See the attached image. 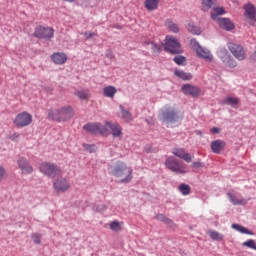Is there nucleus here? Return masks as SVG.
Here are the masks:
<instances>
[{"mask_svg": "<svg viewBox=\"0 0 256 256\" xmlns=\"http://www.w3.org/2000/svg\"><path fill=\"white\" fill-rule=\"evenodd\" d=\"M74 115L75 111H73L71 106H64L59 109L53 108L48 112L49 119H52V121H57L58 123H61V121H69V119H72Z\"/></svg>", "mask_w": 256, "mask_h": 256, "instance_id": "1", "label": "nucleus"}, {"mask_svg": "<svg viewBox=\"0 0 256 256\" xmlns=\"http://www.w3.org/2000/svg\"><path fill=\"white\" fill-rule=\"evenodd\" d=\"M112 175L118 177L121 183H130L133 179V169L124 162H118L112 169Z\"/></svg>", "mask_w": 256, "mask_h": 256, "instance_id": "2", "label": "nucleus"}, {"mask_svg": "<svg viewBox=\"0 0 256 256\" xmlns=\"http://www.w3.org/2000/svg\"><path fill=\"white\" fill-rule=\"evenodd\" d=\"M39 171L51 179H55V177H60V175H63L61 168L57 166V164L51 162H42L39 166Z\"/></svg>", "mask_w": 256, "mask_h": 256, "instance_id": "3", "label": "nucleus"}, {"mask_svg": "<svg viewBox=\"0 0 256 256\" xmlns=\"http://www.w3.org/2000/svg\"><path fill=\"white\" fill-rule=\"evenodd\" d=\"M165 165L169 171L176 173V175H185V173H187V165L185 163L179 162L173 157L167 158Z\"/></svg>", "mask_w": 256, "mask_h": 256, "instance_id": "4", "label": "nucleus"}, {"mask_svg": "<svg viewBox=\"0 0 256 256\" xmlns=\"http://www.w3.org/2000/svg\"><path fill=\"white\" fill-rule=\"evenodd\" d=\"M179 119H183V116H179V113L174 108H164L160 111V120L163 123H177Z\"/></svg>", "mask_w": 256, "mask_h": 256, "instance_id": "5", "label": "nucleus"}, {"mask_svg": "<svg viewBox=\"0 0 256 256\" xmlns=\"http://www.w3.org/2000/svg\"><path fill=\"white\" fill-rule=\"evenodd\" d=\"M190 47L197 53L198 57H200L201 59H204L209 63L213 61V54L207 48L202 47L196 39H192L190 41Z\"/></svg>", "mask_w": 256, "mask_h": 256, "instance_id": "6", "label": "nucleus"}, {"mask_svg": "<svg viewBox=\"0 0 256 256\" xmlns=\"http://www.w3.org/2000/svg\"><path fill=\"white\" fill-rule=\"evenodd\" d=\"M164 49L168 53H171V55H179V53H182L181 43L173 36H166Z\"/></svg>", "mask_w": 256, "mask_h": 256, "instance_id": "7", "label": "nucleus"}, {"mask_svg": "<svg viewBox=\"0 0 256 256\" xmlns=\"http://www.w3.org/2000/svg\"><path fill=\"white\" fill-rule=\"evenodd\" d=\"M13 123L17 129H24V127H29L33 123V115L28 112H21L16 115Z\"/></svg>", "mask_w": 256, "mask_h": 256, "instance_id": "8", "label": "nucleus"}, {"mask_svg": "<svg viewBox=\"0 0 256 256\" xmlns=\"http://www.w3.org/2000/svg\"><path fill=\"white\" fill-rule=\"evenodd\" d=\"M83 129L85 131H88L89 133H93L94 135H103L104 137H107L109 135V130L105 125H102L100 123H88L83 126Z\"/></svg>", "mask_w": 256, "mask_h": 256, "instance_id": "9", "label": "nucleus"}, {"mask_svg": "<svg viewBox=\"0 0 256 256\" xmlns=\"http://www.w3.org/2000/svg\"><path fill=\"white\" fill-rule=\"evenodd\" d=\"M34 37L38 39H53L55 37V30L51 27L38 26L35 28Z\"/></svg>", "mask_w": 256, "mask_h": 256, "instance_id": "10", "label": "nucleus"}, {"mask_svg": "<svg viewBox=\"0 0 256 256\" xmlns=\"http://www.w3.org/2000/svg\"><path fill=\"white\" fill-rule=\"evenodd\" d=\"M104 127L108 129V135L109 131L111 132V135L114 137V139H123V128L121 125L115 122H105Z\"/></svg>", "mask_w": 256, "mask_h": 256, "instance_id": "11", "label": "nucleus"}, {"mask_svg": "<svg viewBox=\"0 0 256 256\" xmlns=\"http://www.w3.org/2000/svg\"><path fill=\"white\" fill-rule=\"evenodd\" d=\"M53 188L58 194L66 193V191L71 189V183H69L67 178H58L53 182Z\"/></svg>", "mask_w": 256, "mask_h": 256, "instance_id": "12", "label": "nucleus"}, {"mask_svg": "<svg viewBox=\"0 0 256 256\" xmlns=\"http://www.w3.org/2000/svg\"><path fill=\"white\" fill-rule=\"evenodd\" d=\"M218 55L222 61V63L226 66V67H235L237 65V61H235V59H233V57H231V54H229V51H227V49L222 48L219 50Z\"/></svg>", "mask_w": 256, "mask_h": 256, "instance_id": "13", "label": "nucleus"}, {"mask_svg": "<svg viewBox=\"0 0 256 256\" xmlns=\"http://www.w3.org/2000/svg\"><path fill=\"white\" fill-rule=\"evenodd\" d=\"M228 49L230 53L237 59L238 61H244L245 59V50L243 49V46L235 43H229Z\"/></svg>", "mask_w": 256, "mask_h": 256, "instance_id": "14", "label": "nucleus"}, {"mask_svg": "<svg viewBox=\"0 0 256 256\" xmlns=\"http://www.w3.org/2000/svg\"><path fill=\"white\" fill-rule=\"evenodd\" d=\"M18 168L22 172V175H31L33 173V166L29 163V160L25 157H21L17 161Z\"/></svg>", "mask_w": 256, "mask_h": 256, "instance_id": "15", "label": "nucleus"}, {"mask_svg": "<svg viewBox=\"0 0 256 256\" xmlns=\"http://www.w3.org/2000/svg\"><path fill=\"white\" fill-rule=\"evenodd\" d=\"M244 9V17L248 21H255L256 22V7L253 3L248 2L243 6Z\"/></svg>", "mask_w": 256, "mask_h": 256, "instance_id": "16", "label": "nucleus"}, {"mask_svg": "<svg viewBox=\"0 0 256 256\" xmlns=\"http://www.w3.org/2000/svg\"><path fill=\"white\" fill-rule=\"evenodd\" d=\"M172 153L175 155V157H179V159L186 161V163H191V161H193V156L185 152V149L183 148H175Z\"/></svg>", "mask_w": 256, "mask_h": 256, "instance_id": "17", "label": "nucleus"}, {"mask_svg": "<svg viewBox=\"0 0 256 256\" xmlns=\"http://www.w3.org/2000/svg\"><path fill=\"white\" fill-rule=\"evenodd\" d=\"M182 91L184 95H191V97H197V95L201 93V89H199V87L193 86L191 84L183 85Z\"/></svg>", "mask_w": 256, "mask_h": 256, "instance_id": "18", "label": "nucleus"}, {"mask_svg": "<svg viewBox=\"0 0 256 256\" xmlns=\"http://www.w3.org/2000/svg\"><path fill=\"white\" fill-rule=\"evenodd\" d=\"M51 60L55 65H65V63H67V54L63 52H55L51 55Z\"/></svg>", "mask_w": 256, "mask_h": 256, "instance_id": "19", "label": "nucleus"}, {"mask_svg": "<svg viewBox=\"0 0 256 256\" xmlns=\"http://www.w3.org/2000/svg\"><path fill=\"white\" fill-rule=\"evenodd\" d=\"M220 29L225 31H233L235 29V24L229 18H221L217 20Z\"/></svg>", "mask_w": 256, "mask_h": 256, "instance_id": "20", "label": "nucleus"}, {"mask_svg": "<svg viewBox=\"0 0 256 256\" xmlns=\"http://www.w3.org/2000/svg\"><path fill=\"white\" fill-rule=\"evenodd\" d=\"M225 141L223 140H214L211 143V150L213 153H216L217 155H219V153H221V151H223V149H225Z\"/></svg>", "mask_w": 256, "mask_h": 256, "instance_id": "21", "label": "nucleus"}, {"mask_svg": "<svg viewBox=\"0 0 256 256\" xmlns=\"http://www.w3.org/2000/svg\"><path fill=\"white\" fill-rule=\"evenodd\" d=\"M227 196L229 197L232 205H245L247 203V200L245 198H237V195L231 192H228Z\"/></svg>", "mask_w": 256, "mask_h": 256, "instance_id": "22", "label": "nucleus"}, {"mask_svg": "<svg viewBox=\"0 0 256 256\" xmlns=\"http://www.w3.org/2000/svg\"><path fill=\"white\" fill-rule=\"evenodd\" d=\"M225 8L224 7H221V6H218V7H214L212 9V12H211V17L213 19V21H219V15H225Z\"/></svg>", "mask_w": 256, "mask_h": 256, "instance_id": "23", "label": "nucleus"}, {"mask_svg": "<svg viewBox=\"0 0 256 256\" xmlns=\"http://www.w3.org/2000/svg\"><path fill=\"white\" fill-rule=\"evenodd\" d=\"M239 98L228 96L224 100H222V105H230L234 109H237V105H239Z\"/></svg>", "mask_w": 256, "mask_h": 256, "instance_id": "24", "label": "nucleus"}, {"mask_svg": "<svg viewBox=\"0 0 256 256\" xmlns=\"http://www.w3.org/2000/svg\"><path fill=\"white\" fill-rule=\"evenodd\" d=\"M144 7L147 11H156L159 8V0H145Z\"/></svg>", "mask_w": 256, "mask_h": 256, "instance_id": "25", "label": "nucleus"}, {"mask_svg": "<svg viewBox=\"0 0 256 256\" xmlns=\"http://www.w3.org/2000/svg\"><path fill=\"white\" fill-rule=\"evenodd\" d=\"M165 27L170 33H179V25L177 23L173 22L171 19H167L165 21Z\"/></svg>", "mask_w": 256, "mask_h": 256, "instance_id": "26", "label": "nucleus"}, {"mask_svg": "<svg viewBox=\"0 0 256 256\" xmlns=\"http://www.w3.org/2000/svg\"><path fill=\"white\" fill-rule=\"evenodd\" d=\"M117 94V88L114 86H106L103 88V95L104 97H108L109 99H113Z\"/></svg>", "mask_w": 256, "mask_h": 256, "instance_id": "27", "label": "nucleus"}, {"mask_svg": "<svg viewBox=\"0 0 256 256\" xmlns=\"http://www.w3.org/2000/svg\"><path fill=\"white\" fill-rule=\"evenodd\" d=\"M174 75L179 77V79H183V81H191V79H193V75L191 73H187L183 70H175Z\"/></svg>", "mask_w": 256, "mask_h": 256, "instance_id": "28", "label": "nucleus"}, {"mask_svg": "<svg viewBox=\"0 0 256 256\" xmlns=\"http://www.w3.org/2000/svg\"><path fill=\"white\" fill-rule=\"evenodd\" d=\"M232 229H235V231H239V233H242L244 235H254V233L251 232L249 229L239 224H232Z\"/></svg>", "mask_w": 256, "mask_h": 256, "instance_id": "29", "label": "nucleus"}, {"mask_svg": "<svg viewBox=\"0 0 256 256\" xmlns=\"http://www.w3.org/2000/svg\"><path fill=\"white\" fill-rule=\"evenodd\" d=\"M110 229L111 231H115L116 233H119L123 229V222H119L118 220H114L110 223Z\"/></svg>", "mask_w": 256, "mask_h": 256, "instance_id": "30", "label": "nucleus"}, {"mask_svg": "<svg viewBox=\"0 0 256 256\" xmlns=\"http://www.w3.org/2000/svg\"><path fill=\"white\" fill-rule=\"evenodd\" d=\"M76 97H79L82 101L88 100L90 97L89 90H78L74 93Z\"/></svg>", "mask_w": 256, "mask_h": 256, "instance_id": "31", "label": "nucleus"}, {"mask_svg": "<svg viewBox=\"0 0 256 256\" xmlns=\"http://www.w3.org/2000/svg\"><path fill=\"white\" fill-rule=\"evenodd\" d=\"M216 3L217 0H202V10L209 11Z\"/></svg>", "mask_w": 256, "mask_h": 256, "instance_id": "32", "label": "nucleus"}, {"mask_svg": "<svg viewBox=\"0 0 256 256\" xmlns=\"http://www.w3.org/2000/svg\"><path fill=\"white\" fill-rule=\"evenodd\" d=\"M187 29L192 35H201V28L195 26L193 23H189Z\"/></svg>", "mask_w": 256, "mask_h": 256, "instance_id": "33", "label": "nucleus"}, {"mask_svg": "<svg viewBox=\"0 0 256 256\" xmlns=\"http://www.w3.org/2000/svg\"><path fill=\"white\" fill-rule=\"evenodd\" d=\"M120 110L122 113V117H123V119H125V121H127V122L133 121V116H132L131 112H129V110H126L123 106H120Z\"/></svg>", "mask_w": 256, "mask_h": 256, "instance_id": "34", "label": "nucleus"}, {"mask_svg": "<svg viewBox=\"0 0 256 256\" xmlns=\"http://www.w3.org/2000/svg\"><path fill=\"white\" fill-rule=\"evenodd\" d=\"M208 234L213 241H223V234L217 231H209Z\"/></svg>", "mask_w": 256, "mask_h": 256, "instance_id": "35", "label": "nucleus"}, {"mask_svg": "<svg viewBox=\"0 0 256 256\" xmlns=\"http://www.w3.org/2000/svg\"><path fill=\"white\" fill-rule=\"evenodd\" d=\"M178 189L182 195H189V193H191V187L187 184H180Z\"/></svg>", "mask_w": 256, "mask_h": 256, "instance_id": "36", "label": "nucleus"}, {"mask_svg": "<svg viewBox=\"0 0 256 256\" xmlns=\"http://www.w3.org/2000/svg\"><path fill=\"white\" fill-rule=\"evenodd\" d=\"M146 45H151L153 53H161V45L155 42H145Z\"/></svg>", "mask_w": 256, "mask_h": 256, "instance_id": "37", "label": "nucleus"}, {"mask_svg": "<svg viewBox=\"0 0 256 256\" xmlns=\"http://www.w3.org/2000/svg\"><path fill=\"white\" fill-rule=\"evenodd\" d=\"M156 219H157V221H161L162 223H166L167 225L173 223V221L171 219L167 218L163 214L156 215Z\"/></svg>", "mask_w": 256, "mask_h": 256, "instance_id": "38", "label": "nucleus"}, {"mask_svg": "<svg viewBox=\"0 0 256 256\" xmlns=\"http://www.w3.org/2000/svg\"><path fill=\"white\" fill-rule=\"evenodd\" d=\"M243 247H248V249H253L254 251H256V243L255 240L253 239H249L246 242H244L242 244Z\"/></svg>", "mask_w": 256, "mask_h": 256, "instance_id": "39", "label": "nucleus"}, {"mask_svg": "<svg viewBox=\"0 0 256 256\" xmlns=\"http://www.w3.org/2000/svg\"><path fill=\"white\" fill-rule=\"evenodd\" d=\"M41 237L42 235L39 233H32L31 239L36 245H41Z\"/></svg>", "mask_w": 256, "mask_h": 256, "instance_id": "40", "label": "nucleus"}, {"mask_svg": "<svg viewBox=\"0 0 256 256\" xmlns=\"http://www.w3.org/2000/svg\"><path fill=\"white\" fill-rule=\"evenodd\" d=\"M173 61L176 63V65H183L187 59L184 56L178 55L174 57Z\"/></svg>", "mask_w": 256, "mask_h": 256, "instance_id": "41", "label": "nucleus"}, {"mask_svg": "<svg viewBox=\"0 0 256 256\" xmlns=\"http://www.w3.org/2000/svg\"><path fill=\"white\" fill-rule=\"evenodd\" d=\"M192 167L194 169H202V167H205V165L201 161H196L192 163Z\"/></svg>", "mask_w": 256, "mask_h": 256, "instance_id": "42", "label": "nucleus"}, {"mask_svg": "<svg viewBox=\"0 0 256 256\" xmlns=\"http://www.w3.org/2000/svg\"><path fill=\"white\" fill-rule=\"evenodd\" d=\"M84 147H85L86 151H89V153H95V145L84 144Z\"/></svg>", "mask_w": 256, "mask_h": 256, "instance_id": "43", "label": "nucleus"}, {"mask_svg": "<svg viewBox=\"0 0 256 256\" xmlns=\"http://www.w3.org/2000/svg\"><path fill=\"white\" fill-rule=\"evenodd\" d=\"M6 171L5 168L0 166V181H3L5 179Z\"/></svg>", "mask_w": 256, "mask_h": 256, "instance_id": "44", "label": "nucleus"}, {"mask_svg": "<svg viewBox=\"0 0 256 256\" xmlns=\"http://www.w3.org/2000/svg\"><path fill=\"white\" fill-rule=\"evenodd\" d=\"M82 35L84 37H86V39H91L92 37H95V33H93V32H90V33L84 32V33H82Z\"/></svg>", "mask_w": 256, "mask_h": 256, "instance_id": "45", "label": "nucleus"}, {"mask_svg": "<svg viewBox=\"0 0 256 256\" xmlns=\"http://www.w3.org/2000/svg\"><path fill=\"white\" fill-rule=\"evenodd\" d=\"M106 57H107V59H114L115 55H113V51L107 50L106 51Z\"/></svg>", "mask_w": 256, "mask_h": 256, "instance_id": "46", "label": "nucleus"}, {"mask_svg": "<svg viewBox=\"0 0 256 256\" xmlns=\"http://www.w3.org/2000/svg\"><path fill=\"white\" fill-rule=\"evenodd\" d=\"M19 136V133H14L10 135L9 139H11V141H17V139H19Z\"/></svg>", "mask_w": 256, "mask_h": 256, "instance_id": "47", "label": "nucleus"}, {"mask_svg": "<svg viewBox=\"0 0 256 256\" xmlns=\"http://www.w3.org/2000/svg\"><path fill=\"white\" fill-rule=\"evenodd\" d=\"M211 133H214V134H217V133H219L221 130L219 129V128H217V127H213V128H211Z\"/></svg>", "mask_w": 256, "mask_h": 256, "instance_id": "48", "label": "nucleus"}, {"mask_svg": "<svg viewBox=\"0 0 256 256\" xmlns=\"http://www.w3.org/2000/svg\"><path fill=\"white\" fill-rule=\"evenodd\" d=\"M252 60L254 61V63H256V51L252 55Z\"/></svg>", "mask_w": 256, "mask_h": 256, "instance_id": "49", "label": "nucleus"}, {"mask_svg": "<svg viewBox=\"0 0 256 256\" xmlns=\"http://www.w3.org/2000/svg\"><path fill=\"white\" fill-rule=\"evenodd\" d=\"M105 209H107V207L105 205H101L99 211H105Z\"/></svg>", "mask_w": 256, "mask_h": 256, "instance_id": "50", "label": "nucleus"}, {"mask_svg": "<svg viewBox=\"0 0 256 256\" xmlns=\"http://www.w3.org/2000/svg\"><path fill=\"white\" fill-rule=\"evenodd\" d=\"M66 1L67 3H75L76 0H64Z\"/></svg>", "mask_w": 256, "mask_h": 256, "instance_id": "51", "label": "nucleus"}]
</instances>
